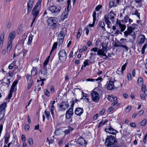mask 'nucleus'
<instances>
[{
	"label": "nucleus",
	"mask_w": 147,
	"mask_h": 147,
	"mask_svg": "<svg viewBox=\"0 0 147 147\" xmlns=\"http://www.w3.org/2000/svg\"><path fill=\"white\" fill-rule=\"evenodd\" d=\"M107 147H117V142L115 137L112 136H107L105 142Z\"/></svg>",
	"instance_id": "f257e3e1"
},
{
	"label": "nucleus",
	"mask_w": 147,
	"mask_h": 147,
	"mask_svg": "<svg viewBox=\"0 0 147 147\" xmlns=\"http://www.w3.org/2000/svg\"><path fill=\"white\" fill-rule=\"evenodd\" d=\"M41 2V0H38L36 5L32 10V13L33 17V18L34 19V20H36V18L39 14V10L40 8Z\"/></svg>",
	"instance_id": "f03ea898"
},
{
	"label": "nucleus",
	"mask_w": 147,
	"mask_h": 147,
	"mask_svg": "<svg viewBox=\"0 0 147 147\" xmlns=\"http://www.w3.org/2000/svg\"><path fill=\"white\" fill-rule=\"evenodd\" d=\"M71 106L70 108L66 112L65 117L67 119H70L74 114L73 108L74 105V101H71L70 102Z\"/></svg>",
	"instance_id": "7ed1b4c3"
},
{
	"label": "nucleus",
	"mask_w": 147,
	"mask_h": 147,
	"mask_svg": "<svg viewBox=\"0 0 147 147\" xmlns=\"http://www.w3.org/2000/svg\"><path fill=\"white\" fill-rule=\"evenodd\" d=\"M59 60L62 62L65 61L67 58V54L65 50H61L58 53Z\"/></svg>",
	"instance_id": "20e7f679"
},
{
	"label": "nucleus",
	"mask_w": 147,
	"mask_h": 147,
	"mask_svg": "<svg viewBox=\"0 0 147 147\" xmlns=\"http://www.w3.org/2000/svg\"><path fill=\"white\" fill-rule=\"evenodd\" d=\"M48 24L49 26H51L53 29L55 28L57 26V21L55 17H51L47 20Z\"/></svg>",
	"instance_id": "39448f33"
},
{
	"label": "nucleus",
	"mask_w": 147,
	"mask_h": 147,
	"mask_svg": "<svg viewBox=\"0 0 147 147\" xmlns=\"http://www.w3.org/2000/svg\"><path fill=\"white\" fill-rule=\"evenodd\" d=\"M76 145L79 147H85L87 142L81 137H80L76 142Z\"/></svg>",
	"instance_id": "423d86ee"
},
{
	"label": "nucleus",
	"mask_w": 147,
	"mask_h": 147,
	"mask_svg": "<svg viewBox=\"0 0 147 147\" xmlns=\"http://www.w3.org/2000/svg\"><path fill=\"white\" fill-rule=\"evenodd\" d=\"M107 52V47L106 45H102V48L99 49L97 52V54L100 56L105 55V54Z\"/></svg>",
	"instance_id": "0eeeda50"
},
{
	"label": "nucleus",
	"mask_w": 147,
	"mask_h": 147,
	"mask_svg": "<svg viewBox=\"0 0 147 147\" xmlns=\"http://www.w3.org/2000/svg\"><path fill=\"white\" fill-rule=\"evenodd\" d=\"M69 106V103L67 102H62L59 105V110L64 111L68 108Z\"/></svg>",
	"instance_id": "6e6552de"
},
{
	"label": "nucleus",
	"mask_w": 147,
	"mask_h": 147,
	"mask_svg": "<svg viewBox=\"0 0 147 147\" xmlns=\"http://www.w3.org/2000/svg\"><path fill=\"white\" fill-rule=\"evenodd\" d=\"M92 100L95 102H97L100 99V96L98 93L95 91H92L91 93Z\"/></svg>",
	"instance_id": "1a4fd4ad"
},
{
	"label": "nucleus",
	"mask_w": 147,
	"mask_h": 147,
	"mask_svg": "<svg viewBox=\"0 0 147 147\" xmlns=\"http://www.w3.org/2000/svg\"><path fill=\"white\" fill-rule=\"evenodd\" d=\"M61 7L59 5L52 6L49 8V10L52 13H57L60 12Z\"/></svg>",
	"instance_id": "9d476101"
},
{
	"label": "nucleus",
	"mask_w": 147,
	"mask_h": 147,
	"mask_svg": "<svg viewBox=\"0 0 147 147\" xmlns=\"http://www.w3.org/2000/svg\"><path fill=\"white\" fill-rule=\"evenodd\" d=\"M34 0H28L27 4V13L29 14L33 6Z\"/></svg>",
	"instance_id": "9b49d317"
},
{
	"label": "nucleus",
	"mask_w": 147,
	"mask_h": 147,
	"mask_svg": "<svg viewBox=\"0 0 147 147\" xmlns=\"http://www.w3.org/2000/svg\"><path fill=\"white\" fill-rule=\"evenodd\" d=\"M146 38L144 35H140L137 38V43L138 45H141L143 43L146 39Z\"/></svg>",
	"instance_id": "f8f14e48"
},
{
	"label": "nucleus",
	"mask_w": 147,
	"mask_h": 147,
	"mask_svg": "<svg viewBox=\"0 0 147 147\" xmlns=\"http://www.w3.org/2000/svg\"><path fill=\"white\" fill-rule=\"evenodd\" d=\"M105 131L106 132L113 135H115L117 133V131L113 129L112 127H110L109 126H107V127L105 128Z\"/></svg>",
	"instance_id": "ddd939ff"
},
{
	"label": "nucleus",
	"mask_w": 147,
	"mask_h": 147,
	"mask_svg": "<svg viewBox=\"0 0 147 147\" xmlns=\"http://www.w3.org/2000/svg\"><path fill=\"white\" fill-rule=\"evenodd\" d=\"M84 110L83 108L78 107L76 109L75 113L76 115L78 116H80L83 113Z\"/></svg>",
	"instance_id": "4468645a"
},
{
	"label": "nucleus",
	"mask_w": 147,
	"mask_h": 147,
	"mask_svg": "<svg viewBox=\"0 0 147 147\" xmlns=\"http://www.w3.org/2000/svg\"><path fill=\"white\" fill-rule=\"evenodd\" d=\"M40 73L44 77H47L48 75V72L47 71V69L45 67H43L41 68L40 70Z\"/></svg>",
	"instance_id": "2eb2a0df"
},
{
	"label": "nucleus",
	"mask_w": 147,
	"mask_h": 147,
	"mask_svg": "<svg viewBox=\"0 0 147 147\" xmlns=\"http://www.w3.org/2000/svg\"><path fill=\"white\" fill-rule=\"evenodd\" d=\"M114 87V82L110 80L109 83H107V88L108 90H111L113 89Z\"/></svg>",
	"instance_id": "dca6fc26"
},
{
	"label": "nucleus",
	"mask_w": 147,
	"mask_h": 147,
	"mask_svg": "<svg viewBox=\"0 0 147 147\" xmlns=\"http://www.w3.org/2000/svg\"><path fill=\"white\" fill-rule=\"evenodd\" d=\"M6 107V103L5 102L3 103L1 105H0V112L5 113Z\"/></svg>",
	"instance_id": "f3484780"
},
{
	"label": "nucleus",
	"mask_w": 147,
	"mask_h": 147,
	"mask_svg": "<svg viewBox=\"0 0 147 147\" xmlns=\"http://www.w3.org/2000/svg\"><path fill=\"white\" fill-rule=\"evenodd\" d=\"M115 16L116 15L111 11H110L107 16V17L109 19L113 22V20L114 19V18Z\"/></svg>",
	"instance_id": "a211bd4d"
},
{
	"label": "nucleus",
	"mask_w": 147,
	"mask_h": 147,
	"mask_svg": "<svg viewBox=\"0 0 147 147\" xmlns=\"http://www.w3.org/2000/svg\"><path fill=\"white\" fill-rule=\"evenodd\" d=\"M16 86L12 85L11 86V89L9 91V92L8 94V98L10 99L12 96V94L14 92V89H15Z\"/></svg>",
	"instance_id": "6ab92c4d"
},
{
	"label": "nucleus",
	"mask_w": 147,
	"mask_h": 147,
	"mask_svg": "<svg viewBox=\"0 0 147 147\" xmlns=\"http://www.w3.org/2000/svg\"><path fill=\"white\" fill-rule=\"evenodd\" d=\"M5 138L4 142L5 144H7L10 138V135L8 133H6L4 136Z\"/></svg>",
	"instance_id": "aec40b11"
},
{
	"label": "nucleus",
	"mask_w": 147,
	"mask_h": 147,
	"mask_svg": "<svg viewBox=\"0 0 147 147\" xmlns=\"http://www.w3.org/2000/svg\"><path fill=\"white\" fill-rule=\"evenodd\" d=\"M104 18L105 20V23L107 25L108 28H110V25L111 24V22L109 20V19L107 17V15H105Z\"/></svg>",
	"instance_id": "412c9836"
},
{
	"label": "nucleus",
	"mask_w": 147,
	"mask_h": 147,
	"mask_svg": "<svg viewBox=\"0 0 147 147\" xmlns=\"http://www.w3.org/2000/svg\"><path fill=\"white\" fill-rule=\"evenodd\" d=\"M116 24L117 25L118 24L119 25L121 28V32H122L125 30L126 28V26L125 25L121 24L120 22L118 23L117 22H116Z\"/></svg>",
	"instance_id": "4be33fe9"
},
{
	"label": "nucleus",
	"mask_w": 147,
	"mask_h": 147,
	"mask_svg": "<svg viewBox=\"0 0 147 147\" xmlns=\"http://www.w3.org/2000/svg\"><path fill=\"white\" fill-rule=\"evenodd\" d=\"M4 33H2L0 36V49L2 47L3 42V40L4 38Z\"/></svg>",
	"instance_id": "5701e85b"
},
{
	"label": "nucleus",
	"mask_w": 147,
	"mask_h": 147,
	"mask_svg": "<svg viewBox=\"0 0 147 147\" xmlns=\"http://www.w3.org/2000/svg\"><path fill=\"white\" fill-rule=\"evenodd\" d=\"M16 35V32H12L10 33L8 38L9 40H11L12 41Z\"/></svg>",
	"instance_id": "b1692460"
},
{
	"label": "nucleus",
	"mask_w": 147,
	"mask_h": 147,
	"mask_svg": "<svg viewBox=\"0 0 147 147\" xmlns=\"http://www.w3.org/2000/svg\"><path fill=\"white\" fill-rule=\"evenodd\" d=\"M138 27V25L136 24H133L131 25V26L128 27V29L130 31L132 32L133 30L135 29H137Z\"/></svg>",
	"instance_id": "393cba45"
},
{
	"label": "nucleus",
	"mask_w": 147,
	"mask_h": 147,
	"mask_svg": "<svg viewBox=\"0 0 147 147\" xmlns=\"http://www.w3.org/2000/svg\"><path fill=\"white\" fill-rule=\"evenodd\" d=\"M69 10V9H68L67 8V9L66 10L65 9V11L63 12V13L62 14V16L63 17L64 19H65L68 17V15Z\"/></svg>",
	"instance_id": "a878e982"
},
{
	"label": "nucleus",
	"mask_w": 147,
	"mask_h": 147,
	"mask_svg": "<svg viewBox=\"0 0 147 147\" xmlns=\"http://www.w3.org/2000/svg\"><path fill=\"white\" fill-rule=\"evenodd\" d=\"M108 99L111 102H113L117 100L116 97L113 96H108Z\"/></svg>",
	"instance_id": "bb28decb"
},
{
	"label": "nucleus",
	"mask_w": 147,
	"mask_h": 147,
	"mask_svg": "<svg viewBox=\"0 0 147 147\" xmlns=\"http://www.w3.org/2000/svg\"><path fill=\"white\" fill-rule=\"evenodd\" d=\"M62 30L60 31V33L58 34L57 36L58 38H64V37L65 36V35L64 34V29L62 28Z\"/></svg>",
	"instance_id": "cd10ccee"
},
{
	"label": "nucleus",
	"mask_w": 147,
	"mask_h": 147,
	"mask_svg": "<svg viewBox=\"0 0 147 147\" xmlns=\"http://www.w3.org/2000/svg\"><path fill=\"white\" fill-rule=\"evenodd\" d=\"M12 47V41L11 40H9V41L8 43V45L7 48V52L8 51H9Z\"/></svg>",
	"instance_id": "c85d7f7f"
},
{
	"label": "nucleus",
	"mask_w": 147,
	"mask_h": 147,
	"mask_svg": "<svg viewBox=\"0 0 147 147\" xmlns=\"http://www.w3.org/2000/svg\"><path fill=\"white\" fill-rule=\"evenodd\" d=\"M73 130V129L71 127H69L68 128L65 130L64 132L65 135L69 134L70 132L72 131Z\"/></svg>",
	"instance_id": "c756f323"
},
{
	"label": "nucleus",
	"mask_w": 147,
	"mask_h": 147,
	"mask_svg": "<svg viewBox=\"0 0 147 147\" xmlns=\"http://www.w3.org/2000/svg\"><path fill=\"white\" fill-rule=\"evenodd\" d=\"M37 70L36 68L35 67H33L31 71V76H35L37 74Z\"/></svg>",
	"instance_id": "7c9ffc66"
},
{
	"label": "nucleus",
	"mask_w": 147,
	"mask_h": 147,
	"mask_svg": "<svg viewBox=\"0 0 147 147\" xmlns=\"http://www.w3.org/2000/svg\"><path fill=\"white\" fill-rule=\"evenodd\" d=\"M138 84L139 85H141L143 84V80L142 78L140 77L138 78L137 81Z\"/></svg>",
	"instance_id": "2f4dec72"
},
{
	"label": "nucleus",
	"mask_w": 147,
	"mask_h": 147,
	"mask_svg": "<svg viewBox=\"0 0 147 147\" xmlns=\"http://www.w3.org/2000/svg\"><path fill=\"white\" fill-rule=\"evenodd\" d=\"M64 40V38H57V42L58 44L59 45V46L61 45L63 43V42Z\"/></svg>",
	"instance_id": "473e14b6"
},
{
	"label": "nucleus",
	"mask_w": 147,
	"mask_h": 147,
	"mask_svg": "<svg viewBox=\"0 0 147 147\" xmlns=\"http://www.w3.org/2000/svg\"><path fill=\"white\" fill-rule=\"evenodd\" d=\"M127 40L126 39L123 38H121L120 40L119 45H125L126 43L125 42H126Z\"/></svg>",
	"instance_id": "72a5a7b5"
},
{
	"label": "nucleus",
	"mask_w": 147,
	"mask_h": 147,
	"mask_svg": "<svg viewBox=\"0 0 147 147\" xmlns=\"http://www.w3.org/2000/svg\"><path fill=\"white\" fill-rule=\"evenodd\" d=\"M102 78H98L96 79H90L88 78L86 80V81H91V82H93L94 80H96V81H98V80H100V81L102 80Z\"/></svg>",
	"instance_id": "f704fd0d"
},
{
	"label": "nucleus",
	"mask_w": 147,
	"mask_h": 147,
	"mask_svg": "<svg viewBox=\"0 0 147 147\" xmlns=\"http://www.w3.org/2000/svg\"><path fill=\"white\" fill-rule=\"evenodd\" d=\"M99 26L102 28L103 30H105V24L102 21H100L99 22Z\"/></svg>",
	"instance_id": "c9c22d12"
},
{
	"label": "nucleus",
	"mask_w": 147,
	"mask_h": 147,
	"mask_svg": "<svg viewBox=\"0 0 147 147\" xmlns=\"http://www.w3.org/2000/svg\"><path fill=\"white\" fill-rule=\"evenodd\" d=\"M16 61H13L12 63L10 64L8 67V68L10 69H11L13 68L14 66H16L15 65Z\"/></svg>",
	"instance_id": "e433bc0d"
},
{
	"label": "nucleus",
	"mask_w": 147,
	"mask_h": 147,
	"mask_svg": "<svg viewBox=\"0 0 147 147\" xmlns=\"http://www.w3.org/2000/svg\"><path fill=\"white\" fill-rule=\"evenodd\" d=\"M128 29L129 28L127 27V31H126L124 32V35L126 37H127L129 34H131L132 32L130 31Z\"/></svg>",
	"instance_id": "4c0bfd02"
},
{
	"label": "nucleus",
	"mask_w": 147,
	"mask_h": 147,
	"mask_svg": "<svg viewBox=\"0 0 147 147\" xmlns=\"http://www.w3.org/2000/svg\"><path fill=\"white\" fill-rule=\"evenodd\" d=\"M57 42H55L53 44V47L52 48V49L50 53H51L52 52H53L54 50L56 48L57 45Z\"/></svg>",
	"instance_id": "58836bf2"
},
{
	"label": "nucleus",
	"mask_w": 147,
	"mask_h": 147,
	"mask_svg": "<svg viewBox=\"0 0 147 147\" xmlns=\"http://www.w3.org/2000/svg\"><path fill=\"white\" fill-rule=\"evenodd\" d=\"M117 47H121L124 48L126 50V52H127L128 51V48L125 45H117Z\"/></svg>",
	"instance_id": "ea45409f"
},
{
	"label": "nucleus",
	"mask_w": 147,
	"mask_h": 147,
	"mask_svg": "<svg viewBox=\"0 0 147 147\" xmlns=\"http://www.w3.org/2000/svg\"><path fill=\"white\" fill-rule=\"evenodd\" d=\"M140 13L138 12V10L137 9H136L134 14L136 15L138 19H140Z\"/></svg>",
	"instance_id": "a19ab883"
},
{
	"label": "nucleus",
	"mask_w": 147,
	"mask_h": 147,
	"mask_svg": "<svg viewBox=\"0 0 147 147\" xmlns=\"http://www.w3.org/2000/svg\"><path fill=\"white\" fill-rule=\"evenodd\" d=\"M33 82L32 80H30V81L29 82L28 85V89H29L31 88L33 84Z\"/></svg>",
	"instance_id": "79ce46f5"
},
{
	"label": "nucleus",
	"mask_w": 147,
	"mask_h": 147,
	"mask_svg": "<svg viewBox=\"0 0 147 147\" xmlns=\"http://www.w3.org/2000/svg\"><path fill=\"white\" fill-rule=\"evenodd\" d=\"M45 114L46 115V118L49 120V117L50 115V113L49 111H45Z\"/></svg>",
	"instance_id": "37998d69"
},
{
	"label": "nucleus",
	"mask_w": 147,
	"mask_h": 147,
	"mask_svg": "<svg viewBox=\"0 0 147 147\" xmlns=\"http://www.w3.org/2000/svg\"><path fill=\"white\" fill-rule=\"evenodd\" d=\"M127 63H125V64H124L122 67L121 69V71L122 72H123V71L124 70L126 67L127 65Z\"/></svg>",
	"instance_id": "c03bdc74"
},
{
	"label": "nucleus",
	"mask_w": 147,
	"mask_h": 147,
	"mask_svg": "<svg viewBox=\"0 0 147 147\" xmlns=\"http://www.w3.org/2000/svg\"><path fill=\"white\" fill-rule=\"evenodd\" d=\"M130 34L133 39H135L136 37V35L135 33L134 32H131V33Z\"/></svg>",
	"instance_id": "a18cd8bd"
},
{
	"label": "nucleus",
	"mask_w": 147,
	"mask_h": 147,
	"mask_svg": "<svg viewBox=\"0 0 147 147\" xmlns=\"http://www.w3.org/2000/svg\"><path fill=\"white\" fill-rule=\"evenodd\" d=\"M30 35H30V36L29 37L28 41V44L29 45L31 43L32 40V37L33 36H30Z\"/></svg>",
	"instance_id": "49530a36"
},
{
	"label": "nucleus",
	"mask_w": 147,
	"mask_h": 147,
	"mask_svg": "<svg viewBox=\"0 0 147 147\" xmlns=\"http://www.w3.org/2000/svg\"><path fill=\"white\" fill-rule=\"evenodd\" d=\"M81 29H79L77 35V38H79L81 34Z\"/></svg>",
	"instance_id": "de8ad7c7"
},
{
	"label": "nucleus",
	"mask_w": 147,
	"mask_h": 147,
	"mask_svg": "<svg viewBox=\"0 0 147 147\" xmlns=\"http://www.w3.org/2000/svg\"><path fill=\"white\" fill-rule=\"evenodd\" d=\"M96 13L95 11H94L93 12V21H94V22H95V20H96Z\"/></svg>",
	"instance_id": "09e8293b"
},
{
	"label": "nucleus",
	"mask_w": 147,
	"mask_h": 147,
	"mask_svg": "<svg viewBox=\"0 0 147 147\" xmlns=\"http://www.w3.org/2000/svg\"><path fill=\"white\" fill-rule=\"evenodd\" d=\"M55 110V108H51L50 109L51 114L53 118L54 117V111Z\"/></svg>",
	"instance_id": "8fccbe9b"
},
{
	"label": "nucleus",
	"mask_w": 147,
	"mask_h": 147,
	"mask_svg": "<svg viewBox=\"0 0 147 147\" xmlns=\"http://www.w3.org/2000/svg\"><path fill=\"white\" fill-rule=\"evenodd\" d=\"M147 120H146L144 119L141 122V124L142 126H144L145 125L146 123Z\"/></svg>",
	"instance_id": "3c124183"
},
{
	"label": "nucleus",
	"mask_w": 147,
	"mask_h": 147,
	"mask_svg": "<svg viewBox=\"0 0 147 147\" xmlns=\"http://www.w3.org/2000/svg\"><path fill=\"white\" fill-rule=\"evenodd\" d=\"M6 80L7 81H6L8 82H3V84H4V85H5V84L7 85V87H8L9 86V84H10V79H7Z\"/></svg>",
	"instance_id": "603ef678"
},
{
	"label": "nucleus",
	"mask_w": 147,
	"mask_h": 147,
	"mask_svg": "<svg viewBox=\"0 0 147 147\" xmlns=\"http://www.w3.org/2000/svg\"><path fill=\"white\" fill-rule=\"evenodd\" d=\"M44 93L45 95L48 96H49L50 93L49 91L47 89H45L44 90Z\"/></svg>",
	"instance_id": "864d4df0"
},
{
	"label": "nucleus",
	"mask_w": 147,
	"mask_h": 147,
	"mask_svg": "<svg viewBox=\"0 0 147 147\" xmlns=\"http://www.w3.org/2000/svg\"><path fill=\"white\" fill-rule=\"evenodd\" d=\"M26 78L27 81L29 80V81H30V80H32L31 79V76H30V75H27Z\"/></svg>",
	"instance_id": "5fc2aeb1"
},
{
	"label": "nucleus",
	"mask_w": 147,
	"mask_h": 147,
	"mask_svg": "<svg viewBox=\"0 0 147 147\" xmlns=\"http://www.w3.org/2000/svg\"><path fill=\"white\" fill-rule=\"evenodd\" d=\"M98 48L97 47L93 48L90 50L91 51H94V52H97L98 51Z\"/></svg>",
	"instance_id": "6e6d98bb"
},
{
	"label": "nucleus",
	"mask_w": 147,
	"mask_h": 147,
	"mask_svg": "<svg viewBox=\"0 0 147 147\" xmlns=\"http://www.w3.org/2000/svg\"><path fill=\"white\" fill-rule=\"evenodd\" d=\"M114 5V1L113 0H111L110 2L109 6L111 7H113Z\"/></svg>",
	"instance_id": "4d7b16f0"
},
{
	"label": "nucleus",
	"mask_w": 147,
	"mask_h": 147,
	"mask_svg": "<svg viewBox=\"0 0 147 147\" xmlns=\"http://www.w3.org/2000/svg\"><path fill=\"white\" fill-rule=\"evenodd\" d=\"M88 60H86L84 62V67H85L86 65H88L89 64L88 63Z\"/></svg>",
	"instance_id": "13d9d810"
},
{
	"label": "nucleus",
	"mask_w": 147,
	"mask_h": 147,
	"mask_svg": "<svg viewBox=\"0 0 147 147\" xmlns=\"http://www.w3.org/2000/svg\"><path fill=\"white\" fill-rule=\"evenodd\" d=\"M67 8L68 9H69V7H71V6L70 5L71 3V0H68L67 1Z\"/></svg>",
	"instance_id": "bf43d9fd"
},
{
	"label": "nucleus",
	"mask_w": 147,
	"mask_h": 147,
	"mask_svg": "<svg viewBox=\"0 0 147 147\" xmlns=\"http://www.w3.org/2000/svg\"><path fill=\"white\" fill-rule=\"evenodd\" d=\"M5 115V113L0 112V121L3 117Z\"/></svg>",
	"instance_id": "052dcab7"
},
{
	"label": "nucleus",
	"mask_w": 147,
	"mask_h": 147,
	"mask_svg": "<svg viewBox=\"0 0 147 147\" xmlns=\"http://www.w3.org/2000/svg\"><path fill=\"white\" fill-rule=\"evenodd\" d=\"M129 19V18L128 16H126L124 18V20L125 22H127L128 20Z\"/></svg>",
	"instance_id": "680f3d73"
},
{
	"label": "nucleus",
	"mask_w": 147,
	"mask_h": 147,
	"mask_svg": "<svg viewBox=\"0 0 147 147\" xmlns=\"http://www.w3.org/2000/svg\"><path fill=\"white\" fill-rule=\"evenodd\" d=\"M48 63V59H47L43 63V67H45V66L47 65Z\"/></svg>",
	"instance_id": "e2e57ef3"
},
{
	"label": "nucleus",
	"mask_w": 147,
	"mask_h": 147,
	"mask_svg": "<svg viewBox=\"0 0 147 147\" xmlns=\"http://www.w3.org/2000/svg\"><path fill=\"white\" fill-rule=\"evenodd\" d=\"M101 7L102 6L101 5H99L96 7L95 8V9L96 11H98L101 8Z\"/></svg>",
	"instance_id": "0e129e2a"
},
{
	"label": "nucleus",
	"mask_w": 147,
	"mask_h": 147,
	"mask_svg": "<svg viewBox=\"0 0 147 147\" xmlns=\"http://www.w3.org/2000/svg\"><path fill=\"white\" fill-rule=\"evenodd\" d=\"M127 77L129 81H130L131 80V77L130 74H127Z\"/></svg>",
	"instance_id": "69168bd1"
},
{
	"label": "nucleus",
	"mask_w": 147,
	"mask_h": 147,
	"mask_svg": "<svg viewBox=\"0 0 147 147\" xmlns=\"http://www.w3.org/2000/svg\"><path fill=\"white\" fill-rule=\"evenodd\" d=\"M131 109V107L130 106H128L126 108L125 111L126 112H128Z\"/></svg>",
	"instance_id": "338daca9"
},
{
	"label": "nucleus",
	"mask_w": 147,
	"mask_h": 147,
	"mask_svg": "<svg viewBox=\"0 0 147 147\" xmlns=\"http://www.w3.org/2000/svg\"><path fill=\"white\" fill-rule=\"evenodd\" d=\"M28 142L30 145H32L33 144V140L32 138H29L28 140Z\"/></svg>",
	"instance_id": "774afa93"
}]
</instances>
